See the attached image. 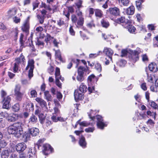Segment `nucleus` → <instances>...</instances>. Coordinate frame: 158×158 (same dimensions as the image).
<instances>
[{"label": "nucleus", "instance_id": "1", "mask_svg": "<svg viewBox=\"0 0 158 158\" xmlns=\"http://www.w3.org/2000/svg\"><path fill=\"white\" fill-rule=\"evenodd\" d=\"M23 127L24 125L22 123H15L8 127L7 131L9 134L13 135L15 137L19 138L21 136Z\"/></svg>", "mask_w": 158, "mask_h": 158}, {"label": "nucleus", "instance_id": "2", "mask_svg": "<svg viewBox=\"0 0 158 158\" xmlns=\"http://www.w3.org/2000/svg\"><path fill=\"white\" fill-rule=\"evenodd\" d=\"M120 11L119 8L116 7H110L106 10V14L109 16L111 19L113 20L115 18L120 15Z\"/></svg>", "mask_w": 158, "mask_h": 158}, {"label": "nucleus", "instance_id": "3", "mask_svg": "<svg viewBox=\"0 0 158 158\" xmlns=\"http://www.w3.org/2000/svg\"><path fill=\"white\" fill-rule=\"evenodd\" d=\"M89 116L92 120L94 121L95 119L97 120V125L98 128L103 129L106 126L103 122V118L100 115H97L96 116L91 117L90 114L89 115Z\"/></svg>", "mask_w": 158, "mask_h": 158}, {"label": "nucleus", "instance_id": "4", "mask_svg": "<svg viewBox=\"0 0 158 158\" xmlns=\"http://www.w3.org/2000/svg\"><path fill=\"white\" fill-rule=\"evenodd\" d=\"M27 146L23 142L16 144L15 146V148L19 154L23 153L27 148Z\"/></svg>", "mask_w": 158, "mask_h": 158}, {"label": "nucleus", "instance_id": "5", "mask_svg": "<svg viewBox=\"0 0 158 158\" xmlns=\"http://www.w3.org/2000/svg\"><path fill=\"white\" fill-rule=\"evenodd\" d=\"M11 100V98L9 96H7L6 98H4L2 99V108H3L7 109H9L11 106L10 103Z\"/></svg>", "mask_w": 158, "mask_h": 158}, {"label": "nucleus", "instance_id": "6", "mask_svg": "<svg viewBox=\"0 0 158 158\" xmlns=\"http://www.w3.org/2000/svg\"><path fill=\"white\" fill-rule=\"evenodd\" d=\"M42 151L43 154L46 155H48L50 152H52L53 150L51 145L48 144H44L43 146Z\"/></svg>", "mask_w": 158, "mask_h": 158}, {"label": "nucleus", "instance_id": "7", "mask_svg": "<svg viewBox=\"0 0 158 158\" xmlns=\"http://www.w3.org/2000/svg\"><path fill=\"white\" fill-rule=\"evenodd\" d=\"M20 87L19 85H16L15 89V95L16 97V99L20 101L22 99L23 94L20 92Z\"/></svg>", "mask_w": 158, "mask_h": 158}, {"label": "nucleus", "instance_id": "8", "mask_svg": "<svg viewBox=\"0 0 158 158\" xmlns=\"http://www.w3.org/2000/svg\"><path fill=\"white\" fill-rule=\"evenodd\" d=\"M139 53L137 51H132L129 56V58L133 62H135L139 59Z\"/></svg>", "mask_w": 158, "mask_h": 158}, {"label": "nucleus", "instance_id": "9", "mask_svg": "<svg viewBox=\"0 0 158 158\" xmlns=\"http://www.w3.org/2000/svg\"><path fill=\"white\" fill-rule=\"evenodd\" d=\"M12 153V151L9 148H7L2 151L1 156V158H8Z\"/></svg>", "mask_w": 158, "mask_h": 158}, {"label": "nucleus", "instance_id": "10", "mask_svg": "<svg viewBox=\"0 0 158 158\" xmlns=\"http://www.w3.org/2000/svg\"><path fill=\"white\" fill-rule=\"evenodd\" d=\"M74 95L76 102L79 100H82L84 98V94L81 93H79L78 90H75L74 91Z\"/></svg>", "mask_w": 158, "mask_h": 158}, {"label": "nucleus", "instance_id": "11", "mask_svg": "<svg viewBox=\"0 0 158 158\" xmlns=\"http://www.w3.org/2000/svg\"><path fill=\"white\" fill-rule=\"evenodd\" d=\"M130 21L127 19H126L124 17L122 16L121 17L118 18L115 21V22L119 24L123 23V25H124V26L126 25V24H128Z\"/></svg>", "mask_w": 158, "mask_h": 158}, {"label": "nucleus", "instance_id": "12", "mask_svg": "<svg viewBox=\"0 0 158 158\" xmlns=\"http://www.w3.org/2000/svg\"><path fill=\"white\" fill-rule=\"evenodd\" d=\"M29 132L32 136H35L39 134V131L38 128L32 127L28 129Z\"/></svg>", "mask_w": 158, "mask_h": 158}, {"label": "nucleus", "instance_id": "13", "mask_svg": "<svg viewBox=\"0 0 158 158\" xmlns=\"http://www.w3.org/2000/svg\"><path fill=\"white\" fill-rule=\"evenodd\" d=\"M103 52L109 58L112 60V55L113 53V51L110 48H106L104 49Z\"/></svg>", "mask_w": 158, "mask_h": 158}, {"label": "nucleus", "instance_id": "14", "mask_svg": "<svg viewBox=\"0 0 158 158\" xmlns=\"http://www.w3.org/2000/svg\"><path fill=\"white\" fill-rule=\"evenodd\" d=\"M79 143L80 145L83 148H84L86 147L87 143L83 136L81 135L80 138Z\"/></svg>", "mask_w": 158, "mask_h": 158}, {"label": "nucleus", "instance_id": "15", "mask_svg": "<svg viewBox=\"0 0 158 158\" xmlns=\"http://www.w3.org/2000/svg\"><path fill=\"white\" fill-rule=\"evenodd\" d=\"M124 27L127 28L128 31L131 33L135 32L136 30L135 27L131 24V21L126 24V25Z\"/></svg>", "mask_w": 158, "mask_h": 158}, {"label": "nucleus", "instance_id": "16", "mask_svg": "<svg viewBox=\"0 0 158 158\" xmlns=\"http://www.w3.org/2000/svg\"><path fill=\"white\" fill-rule=\"evenodd\" d=\"M84 23V18L83 17H79L75 23L77 27L79 28L82 27Z\"/></svg>", "mask_w": 158, "mask_h": 158}, {"label": "nucleus", "instance_id": "17", "mask_svg": "<svg viewBox=\"0 0 158 158\" xmlns=\"http://www.w3.org/2000/svg\"><path fill=\"white\" fill-rule=\"evenodd\" d=\"M35 100L40 104V106L42 108L46 107L47 104L46 102L41 98H37Z\"/></svg>", "mask_w": 158, "mask_h": 158}, {"label": "nucleus", "instance_id": "18", "mask_svg": "<svg viewBox=\"0 0 158 158\" xmlns=\"http://www.w3.org/2000/svg\"><path fill=\"white\" fill-rule=\"evenodd\" d=\"M31 135L30 134L29 132V131L28 130V131L27 132H25L24 133H23V129H22V134L21 136V137H22L26 141H27L28 140H29L30 139V135Z\"/></svg>", "mask_w": 158, "mask_h": 158}, {"label": "nucleus", "instance_id": "19", "mask_svg": "<svg viewBox=\"0 0 158 158\" xmlns=\"http://www.w3.org/2000/svg\"><path fill=\"white\" fill-rule=\"evenodd\" d=\"M34 106L31 102L28 103L26 106L25 109L27 112L33 111L34 110Z\"/></svg>", "mask_w": 158, "mask_h": 158}, {"label": "nucleus", "instance_id": "20", "mask_svg": "<svg viewBox=\"0 0 158 158\" xmlns=\"http://www.w3.org/2000/svg\"><path fill=\"white\" fill-rule=\"evenodd\" d=\"M87 70H88V67L86 66V68L84 67L80 66L77 69V73L83 74L84 75L85 72H86Z\"/></svg>", "mask_w": 158, "mask_h": 158}, {"label": "nucleus", "instance_id": "21", "mask_svg": "<svg viewBox=\"0 0 158 158\" xmlns=\"http://www.w3.org/2000/svg\"><path fill=\"white\" fill-rule=\"evenodd\" d=\"M148 68L149 70L153 72H156L158 70V68L157 67V65L155 64H154L153 63H151L148 65Z\"/></svg>", "mask_w": 158, "mask_h": 158}, {"label": "nucleus", "instance_id": "22", "mask_svg": "<svg viewBox=\"0 0 158 158\" xmlns=\"http://www.w3.org/2000/svg\"><path fill=\"white\" fill-rule=\"evenodd\" d=\"M36 147H37V146L35 145L34 147L31 148L29 149L28 152V153H29V155L30 157L29 158H32L33 155H34L36 153Z\"/></svg>", "mask_w": 158, "mask_h": 158}, {"label": "nucleus", "instance_id": "23", "mask_svg": "<svg viewBox=\"0 0 158 158\" xmlns=\"http://www.w3.org/2000/svg\"><path fill=\"white\" fill-rule=\"evenodd\" d=\"M135 11V7L133 6H131L127 8L126 10V13L129 15H132L134 14Z\"/></svg>", "mask_w": 158, "mask_h": 158}, {"label": "nucleus", "instance_id": "24", "mask_svg": "<svg viewBox=\"0 0 158 158\" xmlns=\"http://www.w3.org/2000/svg\"><path fill=\"white\" fill-rule=\"evenodd\" d=\"M44 98L48 101H51L52 99V97L51 94H49V92L46 91L44 92Z\"/></svg>", "mask_w": 158, "mask_h": 158}, {"label": "nucleus", "instance_id": "25", "mask_svg": "<svg viewBox=\"0 0 158 158\" xmlns=\"http://www.w3.org/2000/svg\"><path fill=\"white\" fill-rule=\"evenodd\" d=\"M18 114H13L12 116H9L8 118V120L9 122H12L16 121L18 118Z\"/></svg>", "mask_w": 158, "mask_h": 158}, {"label": "nucleus", "instance_id": "26", "mask_svg": "<svg viewBox=\"0 0 158 158\" xmlns=\"http://www.w3.org/2000/svg\"><path fill=\"white\" fill-rule=\"evenodd\" d=\"M79 91L82 93H85L87 90V88L86 85L82 83L80 86Z\"/></svg>", "mask_w": 158, "mask_h": 158}, {"label": "nucleus", "instance_id": "27", "mask_svg": "<svg viewBox=\"0 0 158 158\" xmlns=\"http://www.w3.org/2000/svg\"><path fill=\"white\" fill-rule=\"evenodd\" d=\"M101 23L102 27L105 28H107L110 25L109 22L104 19H102Z\"/></svg>", "mask_w": 158, "mask_h": 158}, {"label": "nucleus", "instance_id": "28", "mask_svg": "<svg viewBox=\"0 0 158 158\" xmlns=\"http://www.w3.org/2000/svg\"><path fill=\"white\" fill-rule=\"evenodd\" d=\"M95 15L96 17L101 18L102 17L103 15L102 12L100 10L96 9H95Z\"/></svg>", "mask_w": 158, "mask_h": 158}, {"label": "nucleus", "instance_id": "29", "mask_svg": "<svg viewBox=\"0 0 158 158\" xmlns=\"http://www.w3.org/2000/svg\"><path fill=\"white\" fill-rule=\"evenodd\" d=\"M54 50L55 51L56 57H57L60 61L63 62V61L61 57L60 51L59 50H55V49H54Z\"/></svg>", "mask_w": 158, "mask_h": 158}, {"label": "nucleus", "instance_id": "30", "mask_svg": "<svg viewBox=\"0 0 158 158\" xmlns=\"http://www.w3.org/2000/svg\"><path fill=\"white\" fill-rule=\"evenodd\" d=\"M24 37V35L21 33L20 35V37L19 39V42L20 45V48H23L25 47L24 46V41L23 40V38Z\"/></svg>", "mask_w": 158, "mask_h": 158}, {"label": "nucleus", "instance_id": "31", "mask_svg": "<svg viewBox=\"0 0 158 158\" xmlns=\"http://www.w3.org/2000/svg\"><path fill=\"white\" fill-rule=\"evenodd\" d=\"M29 29V26L28 23L26 22L23 26L22 27V29L23 31L27 32Z\"/></svg>", "mask_w": 158, "mask_h": 158}, {"label": "nucleus", "instance_id": "32", "mask_svg": "<svg viewBox=\"0 0 158 158\" xmlns=\"http://www.w3.org/2000/svg\"><path fill=\"white\" fill-rule=\"evenodd\" d=\"M38 117H39L40 123L42 124H43L44 123V121L45 120V116L43 114L41 113V114H39Z\"/></svg>", "mask_w": 158, "mask_h": 158}, {"label": "nucleus", "instance_id": "33", "mask_svg": "<svg viewBox=\"0 0 158 158\" xmlns=\"http://www.w3.org/2000/svg\"><path fill=\"white\" fill-rule=\"evenodd\" d=\"M40 39H41L40 38H38L37 37L36 38V41H35L36 45L38 46L42 45L43 47L44 46V44L43 42L40 40Z\"/></svg>", "mask_w": 158, "mask_h": 158}, {"label": "nucleus", "instance_id": "34", "mask_svg": "<svg viewBox=\"0 0 158 158\" xmlns=\"http://www.w3.org/2000/svg\"><path fill=\"white\" fill-rule=\"evenodd\" d=\"M35 62L34 60L32 59L29 60L28 61V65L30 67V69H33L34 68V64Z\"/></svg>", "mask_w": 158, "mask_h": 158}, {"label": "nucleus", "instance_id": "35", "mask_svg": "<svg viewBox=\"0 0 158 158\" xmlns=\"http://www.w3.org/2000/svg\"><path fill=\"white\" fill-rule=\"evenodd\" d=\"M77 80L81 82L84 80V76L83 74L80 73H78L77 77Z\"/></svg>", "mask_w": 158, "mask_h": 158}, {"label": "nucleus", "instance_id": "36", "mask_svg": "<svg viewBox=\"0 0 158 158\" xmlns=\"http://www.w3.org/2000/svg\"><path fill=\"white\" fill-rule=\"evenodd\" d=\"M119 3H121L123 6H127L130 2L129 0H117Z\"/></svg>", "mask_w": 158, "mask_h": 158}, {"label": "nucleus", "instance_id": "37", "mask_svg": "<svg viewBox=\"0 0 158 158\" xmlns=\"http://www.w3.org/2000/svg\"><path fill=\"white\" fill-rule=\"evenodd\" d=\"M37 17L39 19V22L40 24H43L44 22V20L45 18V16H41L39 15H37Z\"/></svg>", "mask_w": 158, "mask_h": 158}, {"label": "nucleus", "instance_id": "38", "mask_svg": "<svg viewBox=\"0 0 158 158\" xmlns=\"http://www.w3.org/2000/svg\"><path fill=\"white\" fill-rule=\"evenodd\" d=\"M140 1H138V0L136 1L135 2V4L136 7L138 9V10H140L142 9V3Z\"/></svg>", "mask_w": 158, "mask_h": 158}, {"label": "nucleus", "instance_id": "39", "mask_svg": "<svg viewBox=\"0 0 158 158\" xmlns=\"http://www.w3.org/2000/svg\"><path fill=\"white\" fill-rule=\"evenodd\" d=\"M95 68L99 73L101 72L102 68L101 65L100 64L98 63H96L95 65Z\"/></svg>", "mask_w": 158, "mask_h": 158}, {"label": "nucleus", "instance_id": "40", "mask_svg": "<svg viewBox=\"0 0 158 158\" xmlns=\"http://www.w3.org/2000/svg\"><path fill=\"white\" fill-rule=\"evenodd\" d=\"M149 104L151 107L155 109H157L158 108L157 104L153 101H151L149 102Z\"/></svg>", "mask_w": 158, "mask_h": 158}, {"label": "nucleus", "instance_id": "41", "mask_svg": "<svg viewBox=\"0 0 158 158\" xmlns=\"http://www.w3.org/2000/svg\"><path fill=\"white\" fill-rule=\"evenodd\" d=\"M13 110L14 112H17L19 111L20 109L19 105L18 104H15L12 107Z\"/></svg>", "mask_w": 158, "mask_h": 158}, {"label": "nucleus", "instance_id": "42", "mask_svg": "<svg viewBox=\"0 0 158 158\" xmlns=\"http://www.w3.org/2000/svg\"><path fill=\"white\" fill-rule=\"evenodd\" d=\"M44 141V139H40L37 142L36 145H35L39 149L40 147H41Z\"/></svg>", "mask_w": 158, "mask_h": 158}, {"label": "nucleus", "instance_id": "43", "mask_svg": "<svg viewBox=\"0 0 158 158\" xmlns=\"http://www.w3.org/2000/svg\"><path fill=\"white\" fill-rule=\"evenodd\" d=\"M147 114L148 115L152 116L153 118H155V116L156 114V112H151L149 110L147 111Z\"/></svg>", "mask_w": 158, "mask_h": 158}, {"label": "nucleus", "instance_id": "44", "mask_svg": "<svg viewBox=\"0 0 158 158\" xmlns=\"http://www.w3.org/2000/svg\"><path fill=\"white\" fill-rule=\"evenodd\" d=\"M127 63V61L124 60H121L119 62V65L120 67H124Z\"/></svg>", "mask_w": 158, "mask_h": 158}, {"label": "nucleus", "instance_id": "45", "mask_svg": "<svg viewBox=\"0 0 158 158\" xmlns=\"http://www.w3.org/2000/svg\"><path fill=\"white\" fill-rule=\"evenodd\" d=\"M60 70L59 68L57 67L56 68V72L55 73V76L56 78H59L60 76Z\"/></svg>", "mask_w": 158, "mask_h": 158}, {"label": "nucleus", "instance_id": "46", "mask_svg": "<svg viewBox=\"0 0 158 158\" xmlns=\"http://www.w3.org/2000/svg\"><path fill=\"white\" fill-rule=\"evenodd\" d=\"M82 2L81 0H79L78 1L75 3V4L77 6L78 9H80V8L82 6Z\"/></svg>", "mask_w": 158, "mask_h": 158}, {"label": "nucleus", "instance_id": "47", "mask_svg": "<svg viewBox=\"0 0 158 158\" xmlns=\"http://www.w3.org/2000/svg\"><path fill=\"white\" fill-rule=\"evenodd\" d=\"M53 37L51 36V35L49 34H47V35L45 37V41L47 43L48 42L51 40V39H53Z\"/></svg>", "mask_w": 158, "mask_h": 158}, {"label": "nucleus", "instance_id": "48", "mask_svg": "<svg viewBox=\"0 0 158 158\" xmlns=\"http://www.w3.org/2000/svg\"><path fill=\"white\" fill-rule=\"evenodd\" d=\"M7 144V143L5 140H3L0 141V146L2 148H4Z\"/></svg>", "mask_w": 158, "mask_h": 158}, {"label": "nucleus", "instance_id": "49", "mask_svg": "<svg viewBox=\"0 0 158 158\" xmlns=\"http://www.w3.org/2000/svg\"><path fill=\"white\" fill-rule=\"evenodd\" d=\"M78 19L76 16L75 15H73L71 16V20L73 23H76Z\"/></svg>", "mask_w": 158, "mask_h": 158}, {"label": "nucleus", "instance_id": "50", "mask_svg": "<svg viewBox=\"0 0 158 158\" xmlns=\"http://www.w3.org/2000/svg\"><path fill=\"white\" fill-rule=\"evenodd\" d=\"M30 119L31 122L33 123H36L37 120V117L34 115H32L30 117Z\"/></svg>", "mask_w": 158, "mask_h": 158}, {"label": "nucleus", "instance_id": "51", "mask_svg": "<svg viewBox=\"0 0 158 158\" xmlns=\"http://www.w3.org/2000/svg\"><path fill=\"white\" fill-rule=\"evenodd\" d=\"M147 123L148 124L150 125V127H153L154 122L151 119H149L148 120L147 122Z\"/></svg>", "mask_w": 158, "mask_h": 158}, {"label": "nucleus", "instance_id": "52", "mask_svg": "<svg viewBox=\"0 0 158 158\" xmlns=\"http://www.w3.org/2000/svg\"><path fill=\"white\" fill-rule=\"evenodd\" d=\"M42 4V7H44V8L48 9L49 11L52 10V8L50 7L49 5H47L45 3H43V2Z\"/></svg>", "mask_w": 158, "mask_h": 158}, {"label": "nucleus", "instance_id": "53", "mask_svg": "<svg viewBox=\"0 0 158 158\" xmlns=\"http://www.w3.org/2000/svg\"><path fill=\"white\" fill-rule=\"evenodd\" d=\"M54 102L55 105V107H57L60 108L61 107V105L59 102V101L57 99H54Z\"/></svg>", "mask_w": 158, "mask_h": 158}, {"label": "nucleus", "instance_id": "54", "mask_svg": "<svg viewBox=\"0 0 158 158\" xmlns=\"http://www.w3.org/2000/svg\"><path fill=\"white\" fill-rule=\"evenodd\" d=\"M95 76L94 74H91L88 77V81L91 82L92 81H93L95 79Z\"/></svg>", "mask_w": 158, "mask_h": 158}, {"label": "nucleus", "instance_id": "55", "mask_svg": "<svg viewBox=\"0 0 158 158\" xmlns=\"http://www.w3.org/2000/svg\"><path fill=\"white\" fill-rule=\"evenodd\" d=\"M31 94L32 97H36L37 93L36 91L34 90H31Z\"/></svg>", "mask_w": 158, "mask_h": 158}, {"label": "nucleus", "instance_id": "56", "mask_svg": "<svg viewBox=\"0 0 158 158\" xmlns=\"http://www.w3.org/2000/svg\"><path fill=\"white\" fill-rule=\"evenodd\" d=\"M90 124V123H87L85 121H84L83 122H81V123H80V125L84 127H87Z\"/></svg>", "mask_w": 158, "mask_h": 158}, {"label": "nucleus", "instance_id": "57", "mask_svg": "<svg viewBox=\"0 0 158 158\" xmlns=\"http://www.w3.org/2000/svg\"><path fill=\"white\" fill-rule=\"evenodd\" d=\"M88 11L89 15H92L94 14V12H95V9L92 8H90L89 9Z\"/></svg>", "mask_w": 158, "mask_h": 158}, {"label": "nucleus", "instance_id": "58", "mask_svg": "<svg viewBox=\"0 0 158 158\" xmlns=\"http://www.w3.org/2000/svg\"><path fill=\"white\" fill-rule=\"evenodd\" d=\"M56 85L60 88H61V83H60L59 78H56Z\"/></svg>", "mask_w": 158, "mask_h": 158}, {"label": "nucleus", "instance_id": "59", "mask_svg": "<svg viewBox=\"0 0 158 158\" xmlns=\"http://www.w3.org/2000/svg\"><path fill=\"white\" fill-rule=\"evenodd\" d=\"M88 91L89 92V94H90L91 93H93V91H95L94 86H89L88 88Z\"/></svg>", "mask_w": 158, "mask_h": 158}, {"label": "nucleus", "instance_id": "60", "mask_svg": "<svg viewBox=\"0 0 158 158\" xmlns=\"http://www.w3.org/2000/svg\"><path fill=\"white\" fill-rule=\"evenodd\" d=\"M48 71L49 73L51 74H52V73L54 71L53 67L52 66H50V67L48 68Z\"/></svg>", "mask_w": 158, "mask_h": 158}, {"label": "nucleus", "instance_id": "61", "mask_svg": "<svg viewBox=\"0 0 158 158\" xmlns=\"http://www.w3.org/2000/svg\"><path fill=\"white\" fill-rule=\"evenodd\" d=\"M13 70L15 73L17 72L18 70V65L17 63H14V66L13 68Z\"/></svg>", "mask_w": 158, "mask_h": 158}, {"label": "nucleus", "instance_id": "62", "mask_svg": "<svg viewBox=\"0 0 158 158\" xmlns=\"http://www.w3.org/2000/svg\"><path fill=\"white\" fill-rule=\"evenodd\" d=\"M69 31L70 34L72 35H74L75 32L73 29L72 26H71L69 29Z\"/></svg>", "mask_w": 158, "mask_h": 158}, {"label": "nucleus", "instance_id": "63", "mask_svg": "<svg viewBox=\"0 0 158 158\" xmlns=\"http://www.w3.org/2000/svg\"><path fill=\"white\" fill-rule=\"evenodd\" d=\"M33 69H30L29 70L28 76L29 78H31L33 76Z\"/></svg>", "mask_w": 158, "mask_h": 158}, {"label": "nucleus", "instance_id": "64", "mask_svg": "<svg viewBox=\"0 0 158 158\" xmlns=\"http://www.w3.org/2000/svg\"><path fill=\"white\" fill-rule=\"evenodd\" d=\"M12 33H13L15 36H18L19 31L18 30L17 28H15L12 31Z\"/></svg>", "mask_w": 158, "mask_h": 158}]
</instances>
